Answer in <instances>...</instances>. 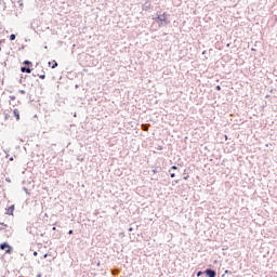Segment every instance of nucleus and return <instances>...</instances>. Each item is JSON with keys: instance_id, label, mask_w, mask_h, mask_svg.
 Masks as SVG:
<instances>
[{"instance_id": "1", "label": "nucleus", "mask_w": 277, "mask_h": 277, "mask_svg": "<svg viewBox=\"0 0 277 277\" xmlns=\"http://www.w3.org/2000/svg\"><path fill=\"white\" fill-rule=\"evenodd\" d=\"M0 249H2V251L5 250L6 254H11L13 251V247H11L9 243L4 242V243H0Z\"/></svg>"}, {"instance_id": "2", "label": "nucleus", "mask_w": 277, "mask_h": 277, "mask_svg": "<svg viewBox=\"0 0 277 277\" xmlns=\"http://www.w3.org/2000/svg\"><path fill=\"white\" fill-rule=\"evenodd\" d=\"M157 19L160 21V26H161L163 23H167V13H163V15H158V16H157Z\"/></svg>"}, {"instance_id": "3", "label": "nucleus", "mask_w": 277, "mask_h": 277, "mask_svg": "<svg viewBox=\"0 0 277 277\" xmlns=\"http://www.w3.org/2000/svg\"><path fill=\"white\" fill-rule=\"evenodd\" d=\"M205 273L209 277H215L216 276L215 271H212V269H206Z\"/></svg>"}, {"instance_id": "4", "label": "nucleus", "mask_w": 277, "mask_h": 277, "mask_svg": "<svg viewBox=\"0 0 277 277\" xmlns=\"http://www.w3.org/2000/svg\"><path fill=\"white\" fill-rule=\"evenodd\" d=\"M14 209H15L14 206L9 207V208L6 209V214L13 215V214H14Z\"/></svg>"}, {"instance_id": "5", "label": "nucleus", "mask_w": 277, "mask_h": 277, "mask_svg": "<svg viewBox=\"0 0 277 277\" xmlns=\"http://www.w3.org/2000/svg\"><path fill=\"white\" fill-rule=\"evenodd\" d=\"M14 116L17 119V121L21 119L19 111L17 110V108L14 109Z\"/></svg>"}, {"instance_id": "6", "label": "nucleus", "mask_w": 277, "mask_h": 277, "mask_svg": "<svg viewBox=\"0 0 277 277\" xmlns=\"http://www.w3.org/2000/svg\"><path fill=\"white\" fill-rule=\"evenodd\" d=\"M22 71H26L27 74H31V69H30V68H25V67H23V68H22Z\"/></svg>"}, {"instance_id": "7", "label": "nucleus", "mask_w": 277, "mask_h": 277, "mask_svg": "<svg viewBox=\"0 0 277 277\" xmlns=\"http://www.w3.org/2000/svg\"><path fill=\"white\" fill-rule=\"evenodd\" d=\"M57 66H58V63H56V61H53L52 68H53V69H54V68H57Z\"/></svg>"}, {"instance_id": "8", "label": "nucleus", "mask_w": 277, "mask_h": 277, "mask_svg": "<svg viewBox=\"0 0 277 277\" xmlns=\"http://www.w3.org/2000/svg\"><path fill=\"white\" fill-rule=\"evenodd\" d=\"M10 39L11 40H15L16 39V35H14V34L10 35Z\"/></svg>"}, {"instance_id": "9", "label": "nucleus", "mask_w": 277, "mask_h": 277, "mask_svg": "<svg viewBox=\"0 0 277 277\" xmlns=\"http://www.w3.org/2000/svg\"><path fill=\"white\" fill-rule=\"evenodd\" d=\"M24 64L31 65L30 61H24Z\"/></svg>"}, {"instance_id": "10", "label": "nucleus", "mask_w": 277, "mask_h": 277, "mask_svg": "<svg viewBox=\"0 0 277 277\" xmlns=\"http://www.w3.org/2000/svg\"><path fill=\"white\" fill-rule=\"evenodd\" d=\"M172 170H177L176 164H173V167H171Z\"/></svg>"}, {"instance_id": "11", "label": "nucleus", "mask_w": 277, "mask_h": 277, "mask_svg": "<svg viewBox=\"0 0 277 277\" xmlns=\"http://www.w3.org/2000/svg\"><path fill=\"white\" fill-rule=\"evenodd\" d=\"M201 275H203V273H202V271H199V272L197 273V276H201Z\"/></svg>"}, {"instance_id": "12", "label": "nucleus", "mask_w": 277, "mask_h": 277, "mask_svg": "<svg viewBox=\"0 0 277 277\" xmlns=\"http://www.w3.org/2000/svg\"><path fill=\"white\" fill-rule=\"evenodd\" d=\"M157 172H158V170H157V169L153 170V173H154V174H157Z\"/></svg>"}, {"instance_id": "13", "label": "nucleus", "mask_w": 277, "mask_h": 277, "mask_svg": "<svg viewBox=\"0 0 277 277\" xmlns=\"http://www.w3.org/2000/svg\"><path fill=\"white\" fill-rule=\"evenodd\" d=\"M34 256H38V252L37 251L34 252Z\"/></svg>"}, {"instance_id": "14", "label": "nucleus", "mask_w": 277, "mask_h": 277, "mask_svg": "<svg viewBox=\"0 0 277 277\" xmlns=\"http://www.w3.org/2000/svg\"><path fill=\"white\" fill-rule=\"evenodd\" d=\"M40 77V79H45V76L43 75V76H39Z\"/></svg>"}, {"instance_id": "15", "label": "nucleus", "mask_w": 277, "mask_h": 277, "mask_svg": "<svg viewBox=\"0 0 277 277\" xmlns=\"http://www.w3.org/2000/svg\"><path fill=\"white\" fill-rule=\"evenodd\" d=\"M72 234H74V230H72V229H70V230H69V235H72Z\"/></svg>"}, {"instance_id": "16", "label": "nucleus", "mask_w": 277, "mask_h": 277, "mask_svg": "<svg viewBox=\"0 0 277 277\" xmlns=\"http://www.w3.org/2000/svg\"><path fill=\"white\" fill-rule=\"evenodd\" d=\"M216 90H222V87H220V85H219V87H216Z\"/></svg>"}, {"instance_id": "17", "label": "nucleus", "mask_w": 277, "mask_h": 277, "mask_svg": "<svg viewBox=\"0 0 277 277\" xmlns=\"http://www.w3.org/2000/svg\"><path fill=\"white\" fill-rule=\"evenodd\" d=\"M175 176H176V174H174V173L171 174V177H175Z\"/></svg>"}, {"instance_id": "18", "label": "nucleus", "mask_w": 277, "mask_h": 277, "mask_svg": "<svg viewBox=\"0 0 277 277\" xmlns=\"http://www.w3.org/2000/svg\"><path fill=\"white\" fill-rule=\"evenodd\" d=\"M184 180H188V175H185Z\"/></svg>"}, {"instance_id": "19", "label": "nucleus", "mask_w": 277, "mask_h": 277, "mask_svg": "<svg viewBox=\"0 0 277 277\" xmlns=\"http://www.w3.org/2000/svg\"><path fill=\"white\" fill-rule=\"evenodd\" d=\"M48 254H44V259H47Z\"/></svg>"}, {"instance_id": "20", "label": "nucleus", "mask_w": 277, "mask_h": 277, "mask_svg": "<svg viewBox=\"0 0 277 277\" xmlns=\"http://www.w3.org/2000/svg\"><path fill=\"white\" fill-rule=\"evenodd\" d=\"M53 230H56V227H53Z\"/></svg>"}, {"instance_id": "21", "label": "nucleus", "mask_w": 277, "mask_h": 277, "mask_svg": "<svg viewBox=\"0 0 277 277\" xmlns=\"http://www.w3.org/2000/svg\"><path fill=\"white\" fill-rule=\"evenodd\" d=\"M144 130H148V128H144Z\"/></svg>"}]
</instances>
